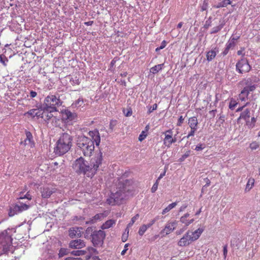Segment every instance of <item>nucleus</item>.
Wrapping results in <instances>:
<instances>
[{
	"label": "nucleus",
	"mask_w": 260,
	"mask_h": 260,
	"mask_svg": "<svg viewBox=\"0 0 260 260\" xmlns=\"http://www.w3.org/2000/svg\"><path fill=\"white\" fill-rule=\"evenodd\" d=\"M88 135L92 139L81 136L78 137L77 142L78 150H79L85 156H90L92 153L94 149V142L96 146H99L101 143V137L98 130L89 131Z\"/></svg>",
	"instance_id": "f257e3e1"
},
{
	"label": "nucleus",
	"mask_w": 260,
	"mask_h": 260,
	"mask_svg": "<svg viewBox=\"0 0 260 260\" xmlns=\"http://www.w3.org/2000/svg\"><path fill=\"white\" fill-rule=\"evenodd\" d=\"M131 182L130 180L127 179L122 183L119 182L118 185L119 190L116 191L115 193H112L110 198L107 199V203L111 205L121 204L122 201L126 197V192L131 190L129 187Z\"/></svg>",
	"instance_id": "f03ea898"
},
{
	"label": "nucleus",
	"mask_w": 260,
	"mask_h": 260,
	"mask_svg": "<svg viewBox=\"0 0 260 260\" xmlns=\"http://www.w3.org/2000/svg\"><path fill=\"white\" fill-rule=\"evenodd\" d=\"M72 137L67 134H62L57 140L54 148V152L58 155H62L68 152L72 145Z\"/></svg>",
	"instance_id": "7ed1b4c3"
},
{
	"label": "nucleus",
	"mask_w": 260,
	"mask_h": 260,
	"mask_svg": "<svg viewBox=\"0 0 260 260\" xmlns=\"http://www.w3.org/2000/svg\"><path fill=\"white\" fill-rule=\"evenodd\" d=\"M102 160L103 154L100 151L91 159L89 164L87 163L83 174L87 177L92 178L96 174L99 166L102 164Z\"/></svg>",
	"instance_id": "20e7f679"
},
{
	"label": "nucleus",
	"mask_w": 260,
	"mask_h": 260,
	"mask_svg": "<svg viewBox=\"0 0 260 260\" xmlns=\"http://www.w3.org/2000/svg\"><path fill=\"white\" fill-rule=\"evenodd\" d=\"M62 104L59 96L56 97L55 95L50 94L44 99L42 108L46 110L58 111L57 107L60 106Z\"/></svg>",
	"instance_id": "39448f33"
},
{
	"label": "nucleus",
	"mask_w": 260,
	"mask_h": 260,
	"mask_svg": "<svg viewBox=\"0 0 260 260\" xmlns=\"http://www.w3.org/2000/svg\"><path fill=\"white\" fill-rule=\"evenodd\" d=\"M13 239L12 236L8 233L7 230H4L0 233V247L4 252L9 250L12 246Z\"/></svg>",
	"instance_id": "423d86ee"
},
{
	"label": "nucleus",
	"mask_w": 260,
	"mask_h": 260,
	"mask_svg": "<svg viewBox=\"0 0 260 260\" xmlns=\"http://www.w3.org/2000/svg\"><path fill=\"white\" fill-rule=\"evenodd\" d=\"M236 70L241 74L248 72L250 70V66L246 59L242 58L236 64Z\"/></svg>",
	"instance_id": "0eeeda50"
},
{
	"label": "nucleus",
	"mask_w": 260,
	"mask_h": 260,
	"mask_svg": "<svg viewBox=\"0 0 260 260\" xmlns=\"http://www.w3.org/2000/svg\"><path fill=\"white\" fill-rule=\"evenodd\" d=\"M56 189L49 185H44L40 188L41 197L43 199H48L51 195L55 193Z\"/></svg>",
	"instance_id": "6e6552de"
},
{
	"label": "nucleus",
	"mask_w": 260,
	"mask_h": 260,
	"mask_svg": "<svg viewBox=\"0 0 260 260\" xmlns=\"http://www.w3.org/2000/svg\"><path fill=\"white\" fill-rule=\"evenodd\" d=\"M164 134L165 137L164 139V144L165 146L169 148L173 143L177 141V139L175 137H173V131L172 129L166 131Z\"/></svg>",
	"instance_id": "1a4fd4ad"
},
{
	"label": "nucleus",
	"mask_w": 260,
	"mask_h": 260,
	"mask_svg": "<svg viewBox=\"0 0 260 260\" xmlns=\"http://www.w3.org/2000/svg\"><path fill=\"white\" fill-rule=\"evenodd\" d=\"M105 233L102 230L95 231L92 235V241L94 245H98L103 242L105 238Z\"/></svg>",
	"instance_id": "9d476101"
},
{
	"label": "nucleus",
	"mask_w": 260,
	"mask_h": 260,
	"mask_svg": "<svg viewBox=\"0 0 260 260\" xmlns=\"http://www.w3.org/2000/svg\"><path fill=\"white\" fill-rule=\"evenodd\" d=\"M61 113L62 119L66 122H69L77 119V114L75 113L72 112L68 109L62 110Z\"/></svg>",
	"instance_id": "9b49d317"
},
{
	"label": "nucleus",
	"mask_w": 260,
	"mask_h": 260,
	"mask_svg": "<svg viewBox=\"0 0 260 260\" xmlns=\"http://www.w3.org/2000/svg\"><path fill=\"white\" fill-rule=\"evenodd\" d=\"M87 163V162H86L83 157H80L75 160L74 164V168L79 173H83Z\"/></svg>",
	"instance_id": "f8f14e48"
},
{
	"label": "nucleus",
	"mask_w": 260,
	"mask_h": 260,
	"mask_svg": "<svg viewBox=\"0 0 260 260\" xmlns=\"http://www.w3.org/2000/svg\"><path fill=\"white\" fill-rule=\"evenodd\" d=\"M30 207V205L23 203L19 202V204H16L14 207V212L12 213V211H10L9 214V216H13L15 214H18L21 213L24 211L27 210Z\"/></svg>",
	"instance_id": "ddd939ff"
},
{
	"label": "nucleus",
	"mask_w": 260,
	"mask_h": 260,
	"mask_svg": "<svg viewBox=\"0 0 260 260\" xmlns=\"http://www.w3.org/2000/svg\"><path fill=\"white\" fill-rule=\"evenodd\" d=\"M177 224L178 222L175 220L168 222L160 233L165 234L166 235L170 234L176 229Z\"/></svg>",
	"instance_id": "4468645a"
},
{
	"label": "nucleus",
	"mask_w": 260,
	"mask_h": 260,
	"mask_svg": "<svg viewBox=\"0 0 260 260\" xmlns=\"http://www.w3.org/2000/svg\"><path fill=\"white\" fill-rule=\"evenodd\" d=\"M83 234V229L82 227L75 226L69 229V236L71 238H80Z\"/></svg>",
	"instance_id": "2eb2a0df"
},
{
	"label": "nucleus",
	"mask_w": 260,
	"mask_h": 260,
	"mask_svg": "<svg viewBox=\"0 0 260 260\" xmlns=\"http://www.w3.org/2000/svg\"><path fill=\"white\" fill-rule=\"evenodd\" d=\"M51 110H46L42 108L41 112V118H43L45 121H48L52 119V121L55 120L56 122L57 120H59V119L57 118L53 114V112Z\"/></svg>",
	"instance_id": "dca6fc26"
},
{
	"label": "nucleus",
	"mask_w": 260,
	"mask_h": 260,
	"mask_svg": "<svg viewBox=\"0 0 260 260\" xmlns=\"http://www.w3.org/2000/svg\"><path fill=\"white\" fill-rule=\"evenodd\" d=\"M190 231H187L186 234L179 240L178 245L180 247H185L190 244L192 241L189 235Z\"/></svg>",
	"instance_id": "f3484780"
},
{
	"label": "nucleus",
	"mask_w": 260,
	"mask_h": 260,
	"mask_svg": "<svg viewBox=\"0 0 260 260\" xmlns=\"http://www.w3.org/2000/svg\"><path fill=\"white\" fill-rule=\"evenodd\" d=\"M250 117V110L246 109L241 113L240 116L238 118V121H239L241 119H244L246 121V125L249 128H252L253 127V124L252 125L250 124V121H249Z\"/></svg>",
	"instance_id": "a211bd4d"
},
{
	"label": "nucleus",
	"mask_w": 260,
	"mask_h": 260,
	"mask_svg": "<svg viewBox=\"0 0 260 260\" xmlns=\"http://www.w3.org/2000/svg\"><path fill=\"white\" fill-rule=\"evenodd\" d=\"M85 246V242L81 239L72 240L69 243V247L72 249H81Z\"/></svg>",
	"instance_id": "6ab92c4d"
},
{
	"label": "nucleus",
	"mask_w": 260,
	"mask_h": 260,
	"mask_svg": "<svg viewBox=\"0 0 260 260\" xmlns=\"http://www.w3.org/2000/svg\"><path fill=\"white\" fill-rule=\"evenodd\" d=\"M26 138L24 140L23 144L25 146H28L30 148L35 147V143L33 141V136L31 133L29 131L25 132Z\"/></svg>",
	"instance_id": "aec40b11"
},
{
	"label": "nucleus",
	"mask_w": 260,
	"mask_h": 260,
	"mask_svg": "<svg viewBox=\"0 0 260 260\" xmlns=\"http://www.w3.org/2000/svg\"><path fill=\"white\" fill-rule=\"evenodd\" d=\"M203 231L204 229L202 228H199L194 232L190 231L189 235L190 237H191L192 242L198 239L200 236L201 235V234H202V233L203 232Z\"/></svg>",
	"instance_id": "412c9836"
},
{
	"label": "nucleus",
	"mask_w": 260,
	"mask_h": 260,
	"mask_svg": "<svg viewBox=\"0 0 260 260\" xmlns=\"http://www.w3.org/2000/svg\"><path fill=\"white\" fill-rule=\"evenodd\" d=\"M189 216V214L186 213L184 215L182 216L180 218V222L184 224V226H185L186 229L189 225H190L194 221V219L193 218L191 219H188Z\"/></svg>",
	"instance_id": "4be33fe9"
},
{
	"label": "nucleus",
	"mask_w": 260,
	"mask_h": 260,
	"mask_svg": "<svg viewBox=\"0 0 260 260\" xmlns=\"http://www.w3.org/2000/svg\"><path fill=\"white\" fill-rule=\"evenodd\" d=\"M42 111V108H41L40 109H32L29 110L27 112L25 115H28L30 116L31 117L34 118L35 117H37L38 118H41V112Z\"/></svg>",
	"instance_id": "5701e85b"
},
{
	"label": "nucleus",
	"mask_w": 260,
	"mask_h": 260,
	"mask_svg": "<svg viewBox=\"0 0 260 260\" xmlns=\"http://www.w3.org/2000/svg\"><path fill=\"white\" fill-rule=\"evenodd\" d=\"M218 52V49L216 47L214 48L211 50L207 52L206 54V57L207 60L209 61L212 60L215 57Z\"/></svg>",
	"instance_id": "b1692460"
},
{
	"label": "nucleus",
	"mask_w": 260,
	"mask_h": 260,
	"mask_svg": "<svg viewBox=\"0 0 260 260\" xmlns=\"http://www.w3.org/2000/svg\"><path fill=\"white\" fill-rule=\"evenodd\" d=\"M188 124L190 129H198L199 123L197 118L195 116H192L189 118L188 120Z\"/></svg>",
	"instance_id": "393cba45"
},
{
	"label": "nucleus",
	"mask_w": 260,
	"mask_h": 260,
	"mask_svg": "<svg viewBox=\"0 0 260 260\" xmlns=\"http://www.w3.org/2000/svg\"><path fill=\"white\" fill-rule=\"evenodd\" d=\"M116 220L114 219H110L106 221L101 226L103 230L108 229L115 224Z\"/></svg>",
	"instance_id": "a878e982"
},
{
	"label": "nucleus",
	"mask_w": 260,
	"mask_h": 260,
	"mask_svg": "<svg viewBox=\"0 0 260 260\" xmlns=\"http://www.w3.org/2000/svg\"><path fill=\"white\" fill-rule=\"evenodd\" d=\"M255 180L253 178H250L248 179V181L246 183V187L245 188V192L249 191L253 187L254 184Z\"/></svg>",
	"instance_id": "bb28decb"
},
{
	"label": "nucleus",
	"mask_w": 260,
	"mask_h": 260,
	"mask_svg": "<svg viewBox=\"0 0 260 260\" xmlns=\"http://www.w3.org/2000/svg\"><path fill=\"white\" fill-rule=\"evenodd\" d=\"M246 89L247 88H244L239 95V99L241 101H245L246 100H247L248 99V96L249 95V93Z\"/></svg>",
	"instance_id": "cd10ccee"
},
{
	"label": "nucleus",
	"mask_w": 260,
	"mask_h": 260,
	"mask_svg": "<svg viewBox=\"0 0 260 260\" xmlns=\"http://www.w3.org/2000/svg\"><path fill=\"white\" fill-rule=\"evenodd\" d=\"M231 4V0H223L222 2L218 3L217 5L213 6L214 8L218 9L223 7H226L228 5Z\"/></svg>",
	"instance_id": "c85d7f7f"
},
{
	"label": "nucleus",
	"mask_w": 260,
	"mask_h": 260,
	"mask_svg": "<svg viewBox=\"0 0 260 260\" xmlns=\"http://www.w3.org/2000/svg\"><path fill=\"white\" fill-rule=\"evenodd\" d=\"M164 66V63L155 65L150 68V72L153 74H155L157 73L159 71L161 70Z\"/></svg>",
	"instance_id": "c756f323"
},
{
	"label": "nucleus",
	"mask_w": 260,
	"mask_h": 260,
	"mask_svg": "<svg viewBox=\"0 0 260 260\" xmlns=\"http://www.w3.org/2000/svg\"><path fill=\"white\" fill-rule=\"evenodd\" d=\"M103 218H104V214L103 213L96 214L89 221H86V224L93 223L95 222L97 220H101Z\"/></svg>",
	"instance_id": "7c9ffc66"
},
{
	"label": "nucleus",
	"mask_w": 260,
	"mask_h": 260,
	"mask_svg": "<svg viewBox=\"0 0 260 260\" xmlns=\"http://www.w3.org/2000/svg\"><path fill=\"white\" fill-rule=\"evenodd\" d=\"M177 205V202H174L169 204L166 208L163 209L162 211V214L164 215L167 213L169 212L171 209L175 208Z\"/></svg>",
	"instance_id": "2f4dec72"
},
{
	"label": "nucleus",
	"mask_w": 260,
	"mask_h": 260,
	"mask_svg": "<svg viewBox=\"0 0 260 260\" xmlns=\"http://www.w3.org/2000/svg\"><path fill=\"white\" fill-rule=\"evenodd\" d=\"M83 103L84 101L83 98H80L72 104V106L74 108H78L82 106Z\"/></svg>",
	"instance_id": "473e14b6"
},
{
	"label": "nucleus",
	"mask_w": 260,
	"mask_h": 260,
	"mask_svg": "<svg viewBox=\"0 0 260 260\" xmlns=\"http://www.w3.org/2000/svg\"><path fill=\"white\" fill-rule=\"evenodd\" d=\"M69 253V250L67 248H61L59 250L58 257L59 258L62 257L65 255H67Z\"/></svg>",
	"instance_id": "72a5a7b5"
},
{
	"label": "nucleus",
	"mask_w": 260,
	"mask_h": 260,
	"mask_svg": "<svg viewBox=\"0 0 260 260\" xmlns=\"http://www.w3.org/2000/svg\"><path fill=\"white\" fill-rule=\"evenodd\" d=\"M224 24V23H221L218 26L214 27L211 31V34H215L219 31L223 27Z\"/></svg>",
	"instance_id": "f704fd0d"
},
{
	"label": "nucleus",
	"mask_w": 260,
	"mask_h": 260,
	"mask_svg": "<svg viewBox=\"0 0 260 260\" xmlns=\"http://www.w3.org/2000/svg\"><path fill=\"white\" fill-rule=\"evenodd\" d=\"M87 251L83 250H74L71 252V254L76 256L83 255L86 253Z\"/></svg>",
	"instance_id": "c9c22d12"
},
{
	"label": "nucleus",
	"mask_w": 260,
	"mask_h": 260,
	"mask_svg": "<svg viewBox=\"0 0 260 260\" xmlns=\"http://www.w3.org/2000/svg\"><path fill=\"white\" fill-rule=\"evenodd\" d=\"M93 229L92 227H88L85 231V238H88L89 236H92L93 235Z\"/></svg>",
	"instance_id": "e433bc0d"
},
{
	"label": "nucleus",
	"mask_w": 260,
	"mask_h": 260,
	"mask_svg": "<svg viewBox=\"0 0 260 260\" xmlns=\"http://www.w3.org/2000/svg\"><path fill=\"white\" fill-rule=\"evenodd\" d=\"M148 229V228L147 227L146 224H143L142 225H141L138 231L139 235L143 236Z\"/></svg>",
	"instance_id": "4c0bfd02"
},
{
	"label": "nucleus",
	"mask_w": 260,
	"mask_h": 260,
	"mask_svg": "<svg viewBox=\"0 0 260 260\" xmlns=\"http://www.w3.org/2000/svg\"><path fill=\"white\" fill-rule=\"evenodd\" d=\"M259 147V145L258 142L253 141L251 142L249 145V147L251 150L257 149Z\"/></svg>",
	"instance_id": "58836bf2"
},
{
	"label": "nucleus",
	"mask_w": 260,
	"mask_h": 260,
	"mask_svg": "<svg viewBox=\"0 0 260 260\" xmlns=\"http://www.w3.org/2000/svg\"><path fill=\"white\" fill-rule=\"evenodd\" d=\"M237 104L238 103L234 99H232L229 103V108L231 110H234Z\"/></svg>",
	"instance_id": "ea45409f"
},
{
	"label": "nucleus",
	"mask_w": 260,
	"mask_h": 260,
	"mask_svg": "<svg viewBox=\"0 0 260 260\" xmlns=\"http://www.w3.org/2000/svg\"><path fill=\"white\" fill-rule=\"evenodd\" d=\"M140 215L139 214H137L135 216L133 217L131 219L130 222L128 224V227H131L135 221L138 219Z\"/></svg>",
	"instance_id": "a19ab883"
},
{
	"label": "nucleus",
	"mask_w": 260,
	"mask_h": 260,
	"mask_svg": "<svg viewBox=\"0 0 260 260\" xmlns=\"http://www.w3.org/2000/svg\"><path fill=\"white\" fill-rule=\"evenodd\" d=\"M147 136V132L146 131H143L139 137V140L142 141L144 140Z\"/></svg>",
	"instance_id": "79ce46f5"
},
{
	"label": "nucleus",
	"mask_w": 260,
	"mask_h": 260,
	"mask_svg": "<svg viewBox=\"0 0 260 260\" xmlns=\"http://www.w3.org/2000/svg\"><path fill=\"white\" fill-rule=\"evenodd\" d=\"M0 60L4 66H7L6 62L8 61V59L4 54L0 55Z\"/></svg>",
	"instance_id": "37998d69"
},
{
	"label": "nucleus",
	"mask_w": 260,
	"mask_h": 260,
	"mask_svg": "<svg viewBox=\"0 0 260 260\" xmlns=\"http://www.w3.org/2000/svg\"><path fill=\"white\" fill-rule=\"evenodd\" d=\"M190 151H187L182 156L179 158L180 161H183L187 157L190 155Z\"/></svg>",
	"instance_id": "c03bdc74"
},
{
	"label": "nucleus",
	"mask_w": 260,
	"mask_h": 260,
	"mask_svg": "<svg viewBox=\"0 0 260 260\" xmlns=\"http://www.w3.org/2000/svg\"><path fill=\"white\" fill-rule=\"evenodd\" d=\"M197 130V129L196 128L190 129V131L189 132L188 134L186 137H184L183 138H186L187 139H189L190 137L194 136Z\"/></svg>",
	"instance_id": "a18cd8bd"
},
{
	"label": "nucleus",
	"mask_w": 260,
	"mask_h": 260,
	"mask_svg": "<svg viewBox=\"0 0 260 260\" xmlns=\"http://www.w3.org/2000/svg\"><path fill=\"white\" fill-rule=\"evenodd\" d=\"M158 184H159V181H158V180H156V182L154 183V184L153 185V186L151 188V192L152 193H154L156 191V190L157 189V188H158Z\"/></svg>",
	"instance_id": "49530a36"
},
{
	"label": "nucleus",
	"mask_w": 260,
	"mask_h": 260,
	"mask_svg": "<svg viewBox=\"0 0 260 260\" xmlns=\"http://www.w3.org/2000/svg\"><path fill=\"white\" fill-rule=\"evenodd\" d=\"M184 118L182 116H180L178 120L177 125L178 126H181L183 123L184 122Z\"/></svg>",
	"instance_id": "de8ad7c7"
},
{
	"label": "nucleus",
	"mask_w": 260,
	"mask_h": 260,
	"mask_svg": "<svg viewBox=\"0 0 260 260\" xmlns=\"http://www.w3.org/2000/svg\"><path fill=\"white\" fill-rule=\"evenodd\" d=\"M157 108V105L156 104H154L149 108L148 110V113L149 114L152 113L154 110H155Z\"/></svg>",
	"instance_id": "09e8293b"
},
{
	"label": "nucleus",
	"mask_w": 260,
	"mask_h": 260,
	"mask_svg": "<svg viewBox=\"0 0 260 260\" xmlns=\"http://www.w3.org/2000/svg\"><path fill=\"white\" fill-rule=\"evenodd\" d=\"M235 45L236 43H233V42H232L230 40H229L226 44V47L229 49H231L232 48H233L235 46Z\"/></svg>",
	"instance_id": "8fccbe9b"
},
{
	"label": "nucleus",
	"mask_w": 260,
	"mask_h": 260,
	"mask_svg": "<svg viewBox=\"0 0 260 260\" xmlns=\"http://www.w3.org/2000/svg\"><path fill=\"white\" fill-rule=\"evenodd\" d=\"M117 124V120H112L110 122V124H109V127L111 129L113 130V129L114 128V126L116 125Z\"/></svg>",
	"instance_id": "3c124183"
},
{
	"label": "nucleus",
	"mask_w": 260,
	"mask_h": 260,
	"mask_svg": "<svg viewBox=\"0 0 260 260\" xmlns=\"http://www.w3.org/2000/svg\"><path fill=\"white\" fill-rule=\"evenodd\" d=\"M157 219L158 218L157 217H155V218H154L153 219L151 220L150 222L148 224H146V225L147 226V227L148 228H150L153 224H154V223L156 221Z\"/></svg>",
	"instance_id": "603ef678"
},
{
	"label": "nucleus",
	"mask_w": 260,
	"mask_h": 260,
	"mask_svg": "<svg viewBox=\"0 0 260 260\" xmlns=\"http://www.w3.org/2000/svg\"><path fill=\"white\" fill-rule=\"evenodd\" d=\"M244 88H247L246 89L249 93L250 91H253L255 89V86L254 85H250L249 86H246L244 87Z\"/></svg>",
	"instance_id": "864d4df0"
},
{
	"label": "nucleus",
	"mask_w": 260,
	"mask_h": 260,
	"mask_svg": "<svg viewBox=\"0 0 260 260\" xmlns=\"http://www.w3.org/2000/svg\"><path fill=\"white\" fill-rule=\"evenodd\" d=\"M205 146L204 144H200L196 146L195 150L197 151H200L204 148Z\"/></svg>",
	"instance_id": "5fc2aeb1"
},
{
	"label": "nucleus",
	"mask_w": 260,
	"mask_h": 260,
	"mask_svg": "<svg viewBox=\"0 0 260 260\" xmlns=\"http://www.w3.org/2000/svg\"><path fill=\"white\" fill-rule=\"evenodd\" d=\"M128 246H129V244L128 243H126V244H125L124 247V249L121 252V254L122 255H124L126 253V251L128 250Z\"/></svg>",
	"instance_id": "6e6d98bb"
},
{
	"label": "nucleus",
	"mask_w": 260,
	"mask_h": 260,
	"mask_svg": "<svg viewBox=\"0 0 260 260\" xmlns=\"http://www.w3.org/2000/svg\"><path fill=\"white\" fill-rule=\"evenodd\" d=\"M128 236V234L124 233L122 235V237H121L122 242H125L127 240Z\"/></svg>",
	"instance_id": "4d7b16f0"
},
{
	"label": "nucleus",
	"mask_w": 260,
	"mask_h": 260,
	"mask_svg": "<svg viewBox=\"0 0 260 260\" xmlns=\"http://www.w3.org/2000/svg\"><path fill=\"white\" fill-rule=\"evenodd\" d=\"M25 198L26 199H27L28 200H31L32 199V196L30 194L29 191L26 192V193L25 194Z\"/></svg>",
	"instance_id": "13d9d810"
},
{
	"label": "nucleus",
	"mask_w": 260,
	"mask_h": 260,
	"mask_svg": "<svg viewBox=\"0 0 260 260\" xmlns=\"http://www.w3.org/2000/svg\"><path fill=\"white\" fill-rule=\"evenodd\" d=\"M227 253H228L227 245H224L223 247V255H224V258H225L226 257Z\"/></svg>",
	"instance_id": "bf43d9fd"
},
{
	"label": "nucleus",
	"mask_w": 260,
	"mask_h": 260,
	"mask_svg": "<svg viewBox=\"0 0 260 260\" xmlns=\"http://www.w3.org/2000/svg\"><path fill=\"white\" fill-rule=\"evenodd\" d=\"M64 260H83V259L80 257H69L66 258Z\"/></svg>",
	"instance_id": "052dcab7"
},
{
	"label": "nucleus",
	"mask_w": 260,
	"mask_h": 260,
	"mask_svg": "<svg viewBox=\"0 0 260 260\" xmlns=\"http://www.w3.org/2000/svg\"><path fill=\"white\" fill-rule=\"evenodd\" d=\"M166 173V170H165L164 171L161 173L159 175V176L158 177L157 180L159 181V180H160L164 176H165Z\"/></svg>",
	"instance_id": "680f3d73"
},
{
	"label": "nucleus",
	"mask_w": 260,
	"mask_h": 260,
	"mask_svg": "<svg viewBox=\"0 0 260 260\" xmlns=\"http://www.w3.org/2000/svg\"><path fill=\"white\" fill-rule=\"evenodd\" d=\"M37 95V93L36 91L31 90L30 92V96L31 98H35Z\"/></svg>",
	"instance_id": "e2e57ef3"
},
{
	"label": "nucleus",
	"mask_w": 260,
	"mask_h": 260,
	"mask_svg": "<svg viewBox=\"0 0 260 260\" xmlns=\"http://www.w3.org/2000/svg\"><path fill=\"white\" fill-rule=\"evenodd\" d=\"M167 45V42L165 40H164L162 41L161 43V45L159 46L160 48H161L162 49L165 48V47Z\"/></svg>",
	"instance_id": "0e129e2a"
},
{
	"label": "nucleus",
	"mask_w": 260,
	"mask_h": 260,
	"mask_svg": "<svg viewBox=\"0 0 260 260\" xmlns=\"http://www.w3.org/2000/svg\"><path fill=\"white\" fill-rule=\"evenodd\" d=\"M230 50V49H229L228 47H225L224 50H223V51L222 53V55L223 56L226 55L228 53V52H229Z\"/></svg>",
	"instance_id": "69168bd1"
},
{
	"label": "nucleus",
	"mask_w": 260,
	"mask_h": 260,
	"mask_svg": "<svg viewBox=\"0 0 260 260\" xmlns=\"http://www.w3.org/2000/svg\"><path fill=\"white\" fill-rule=\"evenodd\" d=\"M240 38V36H237L236 37H231L230 39V40L232 42H233V43H236V41L238 40Z\"/></svg>",
	"instance_id": "338daca9"
},
{
	"label": "nucleus",
	"mask_w": 260,
	"mask_h": 260,
	"mask_svg": "<svg viewBox=\"0 0 260 260\" xmlns=\"http://www.w3.org/2000/svg\"><path fill=\"white\" fill-rule=\"evenodd\" d=\"M117 59L116 58H114L111 62L110 65L111 67H113L115 66V64L116 62L117 61Z\"/></svg>",
	"instance_id": "774afa93"
}]
</instances>
